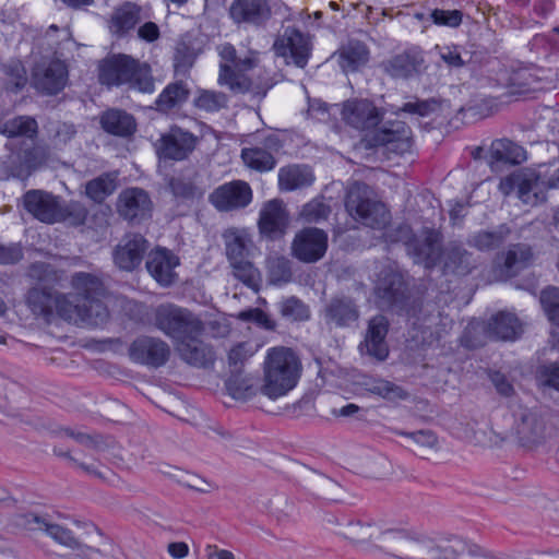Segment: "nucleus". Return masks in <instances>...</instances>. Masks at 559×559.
<instances>
[{
  "mask_svg": "<svg viewBox=\"0 0 559 559\" xmlns=\"http://www.w3.org/2000/svg\"><path fill=\"white\" fill-rule=\"evenodd\" d=\"M301 369L300 358L292 348H270L263 364L261 393L271 400L286 395L297 385Z\"/></svg>",
  "mask_w": 559,
  "mask_h": 559,
  "instance_id": "nucleus-1",
  "label": "nucleus"
},
{
  "mask_svg": "<svg viewBox=\"0 0 559 559\" xmlns=\"http://www.w3.org/2000/svg\"><path fill=\"white\" fill-rule=\"evenodd\" d=\"M98 80L109 87L127 86L141 93L155 90L150 64L123 53L109 56L99 62Z\"/></svg>",
  "mask_w": 559,
  "mask_h": 559,
  "instance_id": "nucleus-2",
  "label": "nucleus"
},
{
  "mask_svg": "<svg viewBox=\"0 0 559 559\" xmlns=\"http://www.w3.org/2000/svg\"><path fill=\"white\" fill-rule=\"evenodd\" d=\"M28 275L37 281L38 285L29 289L27 305L34 314L50 321L53 317L57 294L51 285L59 280L58 274L50 264L35 262L31 265Z\"/></svg>",
  "mask_w": 559,
  "mask_h": 559,
  "instance_id": "nucleus-3",
  "label": "nucleus"
},
{
  "mask_svg": "<svg viewBox=\"0 0 559 559\" xmlns=\"http://www.w3.org/2000/svg\"><path fill=\"white\" fill-rule=\"evenodd\" d=\"M498 188L506 197L515 193L524 205L532 207L547 200L546 185L542 174L531 168H522L501 178Z\"/></svg>",
  "mask_w": 559,
  "mask_h": 559,
  "instance_id": "nucleus-4",
  "label": "nucleus"
},
{
  "mask_svg": "<svg viewBox=\"0 0 559 559\" xmlns=\"http://www.w3.org/2000/svg\"><path fill=\"white\" fill-rule=\"evenodd\" d=\"M345 206L356 221L373 229L384 228L390 221L385 205L368 197V187L365 183L356 182L349 189Z\"/></svg>",
  "mask_w": 559,
  "mask_h": 559,
  "instance_id": "nucleus-5",
  "label": "nucleus"
},
{
  "mask_svg": "<svg viewBox=\"0 0 559 559\" xmlns=\"http://www.w3.org/2000/svg\"><path fill=\"white\" fill-rule=\"evenodd\" d=\"M154 324L165 335L180 341L186 336L201 334L203 324L187 309L173 304L159 305L154 312Z\"/></svg>",
  "mask_w": 559,
  "mask_h": 559,
  "instance_id": "nucleus-6",
  "label": "nucleus"
},
{
  "mask_svg": "<svg viewBox=\"0 0 559 559\" xmlns=\"http://www.w3.org/2000/svg\"><path fill=\"white\" fill-rule=\"evenodd\" d=\"M217 49L222 58L218 83L228 86L235 93L248 92L250 80L243 72L255 66V58L251 56L239 57L235 47L228 43L218 46Z\"/></svg>",
  "mask_w": 559,
  "mask_h": 559,
  "instance_id": "nucleus-7",
  "label": "nucleus"
},
{
  "mask_svg": "<svg viewBox=\"0 0 559 559\" xmlns=\"http://www.w3.org/2000/svg\"><path fill=\"white\" fill-rule=\"evenodd\" d=\"M274 53L282 57L286 64L305 68L311 56L310 38L298 28L287 26L280 33L272 46Z\"/></svg>",
  "mask_w": 559,
  "mask_h": 559,
  "instance_id": "nucleus-8",
  "label": "nucleus"
},
{
  "mask_svg": "<svg viewBox=\"0 0 559 559\" xmlns=\"http://www.w3.org/2000/svg\"><path fill=\"white\" fill-rule=\"evenodd\" d=\"M132 361L151 368H159L167 364L171 348L159 337L141 335L133 340L128 348Z\"/></svg>",
  "mask_w": 559,
  "mask_h": 559,
  "instance_id": "nucleus-9",
  "label": "nucleus"
},
{
  "mask_svg": "<svg viewBox=\"0 0 559 559\" xmlns=\"http://www.w3.org/2000/svg\"><path fill=\"white\" fill-rule=\"evenodd\" d=\"M328 250V234L320 228L306 227L296 233L290 251L292 255L304 263H316Z\"/></svg>",
  "mask_w": 559,
  "mask_h": 559,
  "instance_id": "nucleus-10",
  "label": "nucleus"
},
{
  "mask_svg": "<svg viewBox=\"0 0 559 559\" xmlns=\"http://www.w3.org/2000/svg\"><path fill=\"white\" fill-rule=\"evenodd\" d=\"M384 110L366 98H353L343 104L342 118L354 129L365 131L376 128L383 119Z\"/></svg>",
  "mask_w": 559,
  "mask_h": 559,
  "instance_id": "nucleus-11",
  "label": "nucleus"
},
{
  "mask_svg": "<svg viewBox=\"0 0 559 559\" xmlns=\"http://www.w3.org/2000/svg\"><path fill=\"white\" fill-rule=\"evenodd\" d=\"M197 144L198 138L192 132L174 126L160 136L156 152L164 159L183 160L194 151Z\"/></svg>",
  "mask_w": 559,
  "mask_h": 559,
  "instance_id": "nucleus-12",
  "label": "nucleus"
},
{
  "mask_svg": "<svg viewBox=\"0 0 559 559\" xmlns=\"http://www.w3.org/2000/svg\"><path fill=\"white\" fill-rule=\"evenodd\" d=\"M153 202L150 194L141 188H127L117 199V212L131 224H140L151 217Z\"/></svg>",
  "mask_w": 559,
  "mask_h": 559,
  "instance_id": "nucleus-13",
  "label": "nucleus"
},
{
  "mask_svg": "<svg viewBox=\"0 0 559 559\" xmlns=\"http://www.w3.org/2000/svg\"><path fill=\"white\" fill-rule=\"evenodd\" d=\"M32 81L38 92L56 95L67 85L68 68L60 60L41 61L35 66Z\"/></svg>",
  "mask_w": 559,
  "mask_h": 559,
  "instance_id": "nucleus-14",
  "label": "nucleus"
},
{
  "mask_svg": "<svg viewBox=\"0 0 559 559\" xmlns=\"http://www.w3.org/2000/svg\"><path fill=\"white\" fill-rule=\"evenodd\" d=\"M289 225V213L280 199L263 204L260 210L258 228L260 234L270 240L283 237Z\"/></svg>",
  "mask_w": 559,
  "mask_h": 559,
  "instance_id": "nucleus-15",
  "label": "nucleus"
},
{
  "mask_svg": "<svg viewBox=\"0 0 559 559\" xmlns=\"http://www.w3.org/2000/svg\"><path fill=\"white\" fill-rule=\"evenodd\" d=\"M209 199L221 212L234 211L246 207L251 202L252 191L247 182L234 180L216 188Z\"/></svg>",
  "mask_w": 559,
  "mask_h": 559,
  "instance_id": "nucleus-16",
  "label": "nucleus"
},
{
  "mask_svg": "<svg viewBox=\"0 0 559 559\" xmlns=\"http://www.w3.org/2000/svg\"><path fill=\"white\" fill-rule=\"evenodd\" d=\"M180 264L178 255L171 250L157 247L147 254L146 270L162 286L169 287L178 280L176 267Z\"/></svg>",
  "mask_w": 559,
  "mask_h": 559,
  "instance_id": "nucleus-17",
  "label": "nucleus"
},
{
  "mask_svg": "<svg viewBox=\"0 0 559 559\" xmlns=\"http://www.w3.org/2000/svg\"><path fill=\"white\" fill-rule=\"evenodd\" d=\"M407 254L415 263L423 264L426 269L433 267L442 257L440 233L436 229L425 228L409 243Z\"/></svg>",
  "mask_w": 559,
  "mask_h": 559,
  "instance_id": "nucleus-18",
  "label": "nucleus"
},
{
  "mask_svg": "<svg viewBox=\"0 0 559 559\" xmlns=\"http://www.w3.org/2000/svg\"><path fill=\"white\" fill-rule=\"evenodd\" d=\"M384 542L392 543L400 559H426L429 557L431 539L425 536L414 537L403 530H385Z\"/></svg>",
  "mask_w": 559,
  "mask_h": 559,
  "instance_id": "nucleus-19",
  "label": "nucleus"
},
{
  "mask_svg": "<svg viewBox=\"0 0 559 559\" xmlns=\"http://www.w3.org/2000/svg\"><path fill=\"white\" fill-rule=\"evenodd\" d=\"M373 142L402 155L409 152L413 146L412 130L404 121H389L376 132Z\"/></svg>",
  "mask_w": 559,
  "mask_h": 559,
  "instance_id": "nucleus-20",
  "label": "nucleus"
},
{
  "mask_svg": "<svg viewBox=\"0 0 559 559\" xmlns=\"http://www.w3.org/2000/svg\"><path fill=\"white\" fill-rule=\"evenodd\" d=\"M45 533L59 545L72 549L71 555L59 556L60 559H100L103 551L98 548L82 544L73 533L59 524H45Z\"/></svg>",
  "mask_w": 559,
  "mask_h": 559,
  "instance_id": "nucleus-21",
  "label": "nucleus"
},
{
  "mask_svg": "<svg viewBox=\"0 0 559 559\" xmlns=\"http://www.w3.org/2000/svg\"><path fill=\"white\" fill-rule=\"evenodd\" d=\"M148 241L140 234H129L114 250L115 264L123 271H133L148 250Z\"/></svg>",
  "mask_w": 559,
  "mask_h": 559,
  "instance_id": "nucleus-22",
  "label": "nucleus"
},
{
  "mask_svg": "<svg viewBox=\"0 0 559 559\" xmlns=\"http://www.w3.org/2000/svg\"><path fill=\"white\" fill-rule=\"evenodd\" d=\"M374 292L385 307L401 304L406 293L403 275L391 265L383 267L378 275Z\"/></svg>",
  "mask_w": 559,
  "mask_h": 559,
  "instance_id": "nucleus-23",
  "label": "nucleus"
},
{
  "mask_svg": "<svg viewBox=\"0 0 559 559\" xmlns=\"http://www.w3.org/2000/svg\"><path fill=\"white\" fill-rule=\"evenodd\" d=\"M200 334L181 338L177 344L179 357L190 366L207 368L215 361V353L211 345L199 340Z\"/></svg>",
  "mask_w": 559,
  "mask_h": 559,
  "instance_id": "nucleus-24",
  "label": "nucleus"
},
{
  "mask_svg": "<svg viewBox=\"0 0 559 559\" xmlns=\"http://www.w3.org/2000/svg\"><path fill=\"white\" fill-rule=\"evenodd\" d=\"M445 274L467 275L476 267V260L462 242L449 241L442 250Z\"/></svg>",
  "mask_w": 559,
  "mask_h": 559,
  "instance_id": "nucleus-25",
  "label": "nucleus"
},
{
  "mask_svg": "<svg viewBox=\"0 0 559 559\" xmlns=\"http://www.w3.org/2000/svg\"><path fill=\"white\" fill-rule=\"evenodd\" d=\"M424 58L419 51L406 50L381 62V69L393 79H408L421 72Z\"/></svg>",
  "mask_w": 559,
  "mask_h": 559,
  "instance_id": "nucleus-26",
  "label": "nucleus"
},
{
  "mask_svg": "<svg viewBox=\"0 0 559 559\" xmlns=\"http://www.w3.org/2000/svg\"><path fill=\"white\" fill-rule=\"evenodd\" d=\"M59 198L43 190H29L23 197L25 210L43 223H56Z\"/></svg>",
  "mask_w": 559,
  "mask_h": 559,
  "instance_id": "nucleus-27",
  "label": "nucleus"
},
{
  "mask_svg": "<svg viewBox=\"0 0 559 559\" xmlns=\"http://www.w3.org/2000/svg\"><path fill=\"white\" fill-rule=\"evenodd\" d=\"M229 14L236 23L264 25L271 17V8L266 0H235Z\"/></svg>",
  "mask_w": 559,
  "mask_h": 559,
  "instance_id": "nucleus-28",
  "label": "nucleus"
},
{
  "mask_svg": "<svg viewBox=\"0 0 559 559\" xmlns=\"http://www.w3.org/2000/svg\"><path fill=\"white\" fill-rule=\"evenodd\" d=\"M389 332V320L384 316H376L368 322L365 341L361 349L378 360H384L389 355V347L385 342Z\"/></svg>",
  "mask_w": 559,
  "mask_h": 559,
  "instance_id": "nucleus-29",
  "label": "nucleus"
},
{
  "mask_svg": "<svg viewBox=\"0 0 559 559\" xmlns=\"http://www.w3.org/2000/svg\"><path fill=\"white\" fill-rule=\"evenodd\" d=\"M486 160L488 166L496 170L500 165L523 163L526 160V151L509 139H497L491 142Z\"/></svg>",
  "mask_w": 559,
  "mask_h": 559,
  "instance_id": "nucleus-30",
  "label": "nucleus"
},
{
  "mask_svg": "<svg viewBox=\"0 0 559 559\" xmlns=\"http://www.w3.org/2000/svg\"><path fill=\"white\" fill-rule=\"evenodd\" d=\"M324 318L328 323L338 328H348L358 321L359 309L352 297L335 296L325 306Z\"/></svg>",
  "mask_w": 559,
  "mask_h": 559,
  "instance_id": "nucleus-31",
  "label": "nucleus"
},
{
  "mask_svg": "<svg viewBox=\"0 0 559 559\" xmlns=\"http://www.w3.org/2000/svg\"><path fill=\"white\" fill-rule=\"evenodd\" d=\"M514 429L523 444H534L544 439L546 423L537 412L524 408L516 415Z\"/></svg>",
  "mask_w": 559,
  "mask_h": 559,
  "instance_id": "nucleus-32",
  "label": "nucleus"
},
{
  "mask_svg": "<svg viewBox=\"0 0 559 559\" xmlns=\"http://www.w3.org/2000/svg\"><path fill=\"white\" fill-rule=\"evenodd\" d=\"M278 148V140L275 135H270L264 141V147L253 146L241 150V158L250 169L265 173L275 168L276 159L270 148Z\"/></svg>",
  "mask_w": 559,
  "mask_h": 559,
  "instance_id": "nucleus-33",
  "label": "nucleus"
},
{
  "mask_svg": "<svg viewBox=\"0 0 559 559\" xmlns=\"http://www.w3.org/2000/svg\"><path fill=\"white\" fill-rule=\"evenodd\" d=\"M532 258L531 248L524 243L512 245L504 254L503 263L493 267L496 281H506L525 267Z\"/></svg>",
  "mask_w": 559,
  "mask_h": 559,
  "instance_id": "nucleus-34",
  "label": "nucleus"
},
{
  "mask_svg": "<svg viewBox=\"0 0 559 559\" xmlns=\"http://www.w3.org/2000/svg\"><path fill=\"white\" fill-rule=\"evenodd\" d=\"M225 254L229 263L249 258L251 237L246 229L230 227L222 235Z\"/></svg>",
  "mask_w": 559,
  "mask_h": 559,
  "instance_id": "nucleus-35",
  "label": "nucleus"
},
{
  "mask_svg": "<svg viewBox=\"0 0 559 559\" xmlns=\"http://www.w3.org/2000/svg\"><path fill=\"white\" fill-rule=\"evenodd\" d=\"M343 72H355L365 66L369 59V49L360 40L350 39L335 53Z\"/></svg>",
  "mask_w": 559,
  "mask_h": 559,
  "instance_id": "nucleus-36",
  "label": "nucleus"
},
{
  "mask_svg": "<svg viewBox=\"0 0 559 559\" xmlns=\"http://www.w3.org/2000/svg\"><path fill=\"white\" fill-rule=\"evenodd\" d=\"M490 337L502 341H514L522 333V325L515 314L501 311L493 316L488 322Z\"/></svg>",
  "mask_w": 559,
  "mask_h": 559,
  "instance_id": "nucleus-37",
  "label": "nucleus"
},
{
  "mask_svg": "<svg viewBox=\"0 0 559 559\" xmlns=\"http://www.w3.org/2000/svg\"><path fill=\"white\" fill-rule=\"evenodd\" d=\"M102 128L117 136L132 135L136 130L135 119L121 109H109L100 116Z\"/></svg>",
  "mask_w": 559,
  "mask_h": 559,
  "instance_id": "nucleus-38",
  "label": "nucleus"
},
{
  "mask_svg": "<svg viewBox=\"0 0 559 559\" xmlns=\"http://www.w3.org/2000/svg\"><path fill=\"white\" fill-rule=\"evenodd\" d=\"M314 176L308 166L289 165L278 170V188L281 191H294L309 187Z\"/></svg>",
  "mask_w": 559,
  "mask_h": 559,
  "instance_id": "nucleus-39",
  "label": "nucleus"
},
{
  "mask_svg": "<svg viewBox=\"0 0 559 559\" xmlns=\"http://www.w3.org/2000/svg\"><path fill=\"white\" fill-rule=\"evenodd\" d=\"M333 522L340 526L335 533L353 543L369 540L377 534H381L383 536V533L385 532L382 531L377 523L370 521L365 522L361 520H349L346 523L341 524L338 523V520L334 518Z\"/></svg>",
  "mask_w": 559,
  "mask_h": 559,
  "instance_id": "nucleus-40",
  "label": "nucleus"
},
{
  "mask_svg": "<svg viewBox=\"0 0 559 559\" xmlns=\"http://www.w3.org/2000/svg\"><path fill=\"white\" fill-rule=\"evenodd\" d=\"M445 100L440 97H431L421 99L412 97L402 107L392 110L393 114L400 115L401 112L416 115L418 117L428 118L441 114Z\"/></svg>",
  "mask_w": 559,
  "mask_h": 559,
  "instance_id": "nucleus-41",
  "label": "nucleus"
},
{
  "mask_svg": "<svg viewBox=\"0 0 559 559\" xmlns=\"http://www.w3.org/2000/svg\"><path fill=\"white\" fill-rule=\"evenodd\" d=\"M168 187L174 197L182 202H193L204 195V190L195 183L194 178L182 174L171 177Z\"/></svg>",
  "mask_w": 559,
  "mask_h": 559,
  "instance_id": "nucleus-42",
  "label": "nucleus"
},
{
  "mask_svg": "<svg viewBox=\"0 0 559 559\" xmlns=\"http://www.w3.org/2000/svg\"><path fill=\"white\" fill-rule=\"evenodd\" d=\"M38 131L37 121L29 116H17L0 123V133L8 138L33 139Z\"/></svg>",
  "mask_w": 559,
  "mask_h": 559,
  "instance_id": "nucleus-43",
  "label": "nucleus"
},
{
  "mask_svg": "<svg viewBox=\"0 0 559 559\" xmlns=\"http://www.w3.org/2000/svg\"><path fill=\"white\" fill-rule=\"evenodd\" d=\"M510 235L507 225H500L493 230H481L468 238V245L480 250L488 251L499 248Z\"/></svg>",
  "mask_w": 559,
  "mask_h": 559,
  "instance_id": "nucleus-44",
  "label": "nucleus"
},
{
  "mask_svg": "<svg viewBox=\"0 0 559 559\" xmlns=\"http://www.w3.org/2000/svg\"><path fill=\"white\" fill-rule=\"evenodd\" d=\"M189 96V90L183 82L168 84L155 100L158 111L168 112L175 107L183 104Z\"/></svg>",
  "mask_w": 559,
  "mask_h": 559,
  "instance_id": "nucleus-45",
  "label": "nucleus"
},
{
  "mask_svg": "<svg viewBox=\"0 0 559 559\" xmlns=\"http://www.w3.org/2000/svg\"><path fill=\"white\" fill-rule=\"evenodd\" d=\"M140 21V8L132 3H126L116 9L110 19V29L115 34H124L133 28Z\"/></svg>",
  "mask_w": 559,
  "mask_h": 559,
  "instance_id": "nucleus-46",
  "label": "nucleus"
},
{
  "mask_svg": "<svg viewBox=\"0 0 559 559\" xmlns=\"http://www.w3.org/2000/svg\"><path fill=\"white\" fill-rule=\"evenodd\" d=\"M364 386L367 392L388 401L405 400L408 395L402 386L381 378H368Z\"/></svg>",
  "mask_w": 559,
  "mask_h": 559,
  "instance_id": "nucleus-47",
  "label": "nucleus"
},
{
  "mask_svg": "<svg viewBox=\"0 0 559 559\" xmlns=\"http://www.w3.org/2000/svg\"><path fill=\"white\" fill-rule=\"evenodd\" d=\"M72 286L83 300L100 297L105 292L103 281L91 273H75L72 276Z\"/></svg>",
  "mask_w": 559,
  "mask_h": 559,
  "instance_id": "nucleus-48",
  "label": "nucleus"
},
{
  "mask_svg": "<svg viewBox=\"0 0 559 559\" xmlns=\"http://www.w3.org/2000/svg\"><path fill=\"white\" fill-rule=\"evenodd\" d=\"M233 276L247 287L258 292L262 282L260 271L249 260V258L229 263Z\"/></svg>",
  "mask_w": 559,
  "mask_h": 559,
  "instance_id": "nucleus-49",
  "label": "nucleus"
},
{
  "mask_svg": "<svg viewBox=\"0 0 559 559\" xmlns=\"http://www.w3.org/2000/svg\"><path fill=\"white\" fill-rule=\"evenodd\" d=\"M117 185L115 178L104 174L85 183V194L95 203L102 204L106 198L114 193Z\"/></svg>",
  "mask_w": 559,
  "mask_h": 559,
  "instance_id": "nucleus-50",
  "label": "nucleus"
},
{
  "mask_svg": "<svg viewBox=\"0 0 559 559\" xmlns=\"http://www.w3.org/2000/svg\"><path fill=\"white\" fill-rule=\"evenodd\" d=\"M88 211L79 201L62 202L59 200L56 222H67L72 226H81L85 223Z\"/></svg>",
  "mask_w": 559,
  "mask_h": 559,
  "instance_id": "nucleus-51",
  "label": "nucleus"
},
{
  "mask_svg": "<svg viewBox=\"0 0 559 559\" xmlns=\"http://www.w3.org/2000/svg\"><path fill=\"white\" fill-rule=\"evenodd\" d=\"M537 76L528 69L513 70L507 82L511 94L523 95L536 90Z\"/></svg>",
  "mask_w": 559,
  "mask_h": 559,
  "instance_id": "nucleus-52",
  "label": "nucleus"
},
{
  "mask_svg": "<svg viewBox=\"0 0 559 559\" xmlns=\"http://www.w3.org/2000/svg\"><path fill=\"white\" fill-rule=\"evenodd\" d=\"M8 90L20 91L27 83L25 67L17 59H11L0 66Z\"/></svg>",
  "mask_w": 559,
  "mask_h": 559,
  "instance_id": "nucleus-53",
  "label": "nucleus"
},
{
  "mask_svg": "<svg viewBox=\"0 0 559 559\" xmlns=\"http://www.w3.org/2000/svg\"><path fill=\"white\" fill-rule=\"evenodd\" d=\"M266 270L270 282L275 285L288 283L293 277L292 262L283 255H270L266 259Z\"/></svg>",
  "mask_w": 559,
  "mask_h": 559,
  "instance_id": "nucleus-54",
  "label": "nucleus"
},
{
  "mask_svg": "<svg viewBox=\"0 0 559 559\" xmlns=\"http://www.w3.org/2000/svg\"><path fill=\"white\" fill-rule=\"evenodd\" d=\"M109 318L107 307L100 301L99 297L85 299L81 304L80 320L91 325L105 323Z\"/></svg>",
  "mask_w": 559,
  "mask_h": 559,
  "instance_id": "nucleus-55",
  "label": "nucleus"
},
{
  "mask_svg": "<svg viewBox=\"0 0 559 559\" xmlns=\"http://www.w3.org/2000/svg\"><path fill=\"white\" fill-rule=\"evenodd\" d=\"M465 548V542L456 537L440 542L431 539L429 557L426 559H456Z\"/></svg>",
  "mask_w": 559,
  "mask_h": 559,
  "instance_id": "nucleus-56",
  "label": "nucleus"
},
{
  "mask_svg": "<svg viewBox=\"0 0 559 559\" xmlns=\"http://www.w3.org/2000/svg\"><path fill=\"white\" fill-rule=\"evenodd\" d=\"M278 311L285 320L290 322L307 321L310 318L309 307L295 296L281 300Z\"/></svg>",
  "mask_w": 559,
  "mask_h": 559,
  "instance_id": "nucleus-57",
  "label": "nucleus"
},
{
  "mask_svg": "<svg viewBox=\"0 0 559 559\" xmlns=\"http://www.w3.org/2000/svg\"><path fill=\"white\" fill-rule=\"evenodd\" d=\"M488 337L490 336L487 323L471 321L464 329L460 342L462 346L474 349L484 346Z\"/></svg>",
  "mask_w": 559,
  "mask_h": 559,
  "instance_id": "nucleus-58",
  "label": "nucleus"
},
{
  "mask_svg": "<svg viewBox=\"0 0 559 559\" xmlns=\"http://www.w3.org/2000/svg\"><path fill=\"white\" fill-rule=\"evenodd\" d=\"M395 433L409 439V447L413 448L414 450H435L438 447V438L436 433L431 430H418L414 432L395 430Z\"/></svg>",
  "mask_w": 559,
  "mask_h": 559,
  "instance_id": "nucleus-59",
  "label": "nucleus"
},
{
  "mask_svg": "<svg viewBox=\"0 0 559 559\" xmlns=\"http://www.w3.org/2000/svg\"><path fill=\"white\" fill-rule=\"evenodd\" d=\"M194 106L209 112L218 111L227 106V96L222 92L201 91Z\"/></svg>",
  "mask_w": 559,
  "mask_h": 559,
  "instance_id": "nucleus-60",
  "label": "nucleus"
},
{
  "mask_svg": "<svg viewBox=\"0 0 559 559\" xmlns=\"http://www.w3.org/2000/svg\"><path fill=\"white\" fill-rule=\"evenodd\" d=\"M47 130L55 146L66 145L76 134L75 126L63 121H50Z\"/></svg>",
  "mask_w": 559,
  "mask_h": 559,
  "instance_id": "nucleus-61",
  "label": "nucleus"
},
{
  "mask_svg": "<svg viewBox=\"0 0 559 559\" xmlns=\"http://www.w3.org/2000/svg\"><path fill=\"white\" fill-rule=\"evenodd\" d=\"M195 53L186 43H178L174 53V68L176 74H186L193 66Z\"/></svg>",
  "mask_w": 559,
  "mask_h": 559,
  "instance_id": "nucleus-62",
  "label": "nucleus"
},
{
  "mask_svg": "<svg viewBox=\"0 0 559 559\" xmlns=\"http://www.w3.org/2000/svg\"><path fill=\"white\" fill-rule=\"evenodd\" d=\"M540 304L549 320L559 324V288L550 286L542 290Z\"/></svg>",
  "mask_w": 559,
  "mask_h": 559,
  "instance_id": "nucleus-63",
  "label": "nucleus"
},
{
  "mask_svg": "<svg viewBox=\"0 0 559 559\" xmlns=\"http://www.w3.org/2000/svg\"><path fill=\"white\" fill-rule=\"evenodd\" d=\"M330 214V206L322 200L313 199L302 206L300 216L308 223H319L326 219Z\"/></svg>",
  "mask_w": 559,
  "mask_h": 559,
  "instance_id": "nucleus-64",
  "label": "nucleus"
}]
</instances>
